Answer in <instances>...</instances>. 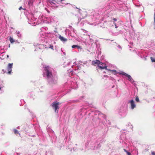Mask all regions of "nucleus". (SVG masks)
I'll list each match as a JSON object with an SVG mask.
<instances>
[{"label": "nucleus", "mask_w": 155, "mask_h": 155, "mask_svg": "<svg viewBox=\"0 0 155 155\" xmlns=\"http://www.w3.org/2000/svg\"><path fill=\"white\" fill-rule=\"evenodd\" d=\"M44 70V76L47 78L49 83L51 84L55 83L57 78L56 77L53 76L52 74V69L47 66L45 67Z\"/></svg>", "instance_id": "f257e3e1"}, {"label": "nucleus", "mask_w": 155, "mask_h": 155, "mask_svg": "<svg viewBox=\"0 0 155 155\" xmlns=\"http://www.w3.org/2000/svg\"><path fill=\"white\" fill-rule=\"evenodd\" d=\"M92 63L94 65L97 64L101 69H105L107 70V66L106 64L105 63L101 62L98 60H96L95 61H93L92 62Z\"/></svg>", "instance_id": "f03ea898"}, {"label": "nucleus", "mask_w": 155, "mask_h": 155, "mask_svg": "<svg viewBox=\"0 0 155 155\" xmlns=\"http://www.w3.org/2000/svg\"><path fill=\"white\" fill-rule=\"evenodd\" d=\"M120 73V74H122L123 75L125 76L126 77H127L128 78V80L129 81H130L132 83L133 82H134V81L133 80V79L131 77L130 75H128V74H126V73H125L124 72H122Z\"/></svg>", "instance_id": "7ed1b4c3"}, {"label": "nucleus", "mask_w": 155, "mask_h": 155, "mask_svg": "<svg viewBox=\"0 0 155 155\" xmlns=\"http://www.w3.org/2000/svg\"><path fill=\"white\" fill-rule=\"evenodd\" d=\"M60 103L59 102H54L52 104V106L54 108L55 112H56L57 111V110L59 108L58 105Z\"/></svg>", "instance_id": "20e7f679"}, {"label": "nucleus", "mask_w": 155, "mask_h": 155, "mask_svg": "<svg viewBox=\"0 0 155 155\" xmlns=\"http://www.w3.org/2000/svg\"><path fill=\"white\" fill-rule=\"evenodd\" d=\"M128 102L130 104L131 108L132 109H133L136 107V105L134 103V101L133 100L129 101Z\"/></svg>", "instance_id": "39448f33"}, {"label": "nucleus", "mask_w": 155, "mask_h": 155, "mask_svg": "<svg viewBox=\"0 0 155 155\" xmlns=\"http://www.w3.org/2000/svg\"><path fill=\"white\" fill-rule=\"evenodd\" d=\"M13 63H9L8 64L7 69L8 71V74H10L12 71V67Z\"/></svg>", "instance_id": "423d86ee"}, {"label": "nucleus", "mask_w": 155, "mask_h": 155, "mask_svg": "<svg viewBox=\"0 0 155 155\" xmlns=\"http://www.w3.org/2000/svg\"><path fill=\"white\" fill-rule=\"evenodd\" d=\"M59 38L62 42H64L67 41V39L66 38L63 36H61V35H59Z\"/></svg>", "instance_id": "0eeeda50"}, {"label": "nucleus", "mask_w": 155, "mask_h": 155, "mask_svg": "<svg viewBox=\"0 0 155 155\" xmlns=\"http://www.w3.org/2000/svg\"><path fill=\"white\" fill-rule=\"evenodd\" d=\"M72 48H77L78 49L81 50L82 48L81 46L76 45H73L72 46Z\"/></svg>", "instance_id": "6e6552de"}, {"label": "nucleus", "mask_w": 155, "mask_h": 155, "mask_svg": "<svg viewBox=\"0 0 155 155\" xmlns=\"http://www.w3.org/2000/svg\"><path fill=\"white\" fill-rule=\"evenodd\" d=\"M9 41H10V42L11 43H14V42H15V41H17L16 40V41H15V40H14L13 38H12L11 37H10L9 38Z\"/></svg>", "instance_id": "1a4fd4ad"}, {"label": "nucleus", "mask_w": 155, "mask_h": 155, "mask_svg": "<svg viewBox=\"0 0 155 155\" xmlns=\"http://www.w3.org/2000/svg\"><path fill=\"white\" fill-rule=\"evenodd\" d=\"M28 23L32 26H35V22L34 21H33L31 20L29 21Z\"/></svg>", "instance_id": "9d476101"}, {"label": "nucleus", "mask_w": 155, "mask_h": 155, "mask_svg": "<svg viewBox=\"0 0 155 155\" xmlns=\"http://www.w3.org/2000/svg\"><path fill=\"white\" fill-rule=\"evenodd\" d=\"M50 3L51 5V6L52 7H55V4L53 2H50Z\"/></svg>", "instance_id": "9b49d317"}, {"label": "nucleus", "mask_w": 155, "mask_h": 155, "mask_svg": "<svg viewBox=\"0 0 155 155\" xmlns=\"http://www.w3.org/2000/svg\"><path fill=\"white\" fill-rule=\"evenodd\" d=\"M14 133H15V134H19V135H20V134L18 132V131L16 130V129H15L14 130Z\"/></svg>", "instance_id": "f8f14e48"}, {"label": "nucleus", "mask_w": 155, "mask_h": 155, "mask_svg": "<svg viewBox=\"0 0 155 155\" xmlns=\"http://www.w3.org/2000/svg\"><path fill=\"white\" fill-rule=\"evenodd\" d=\"M17 36L18 37H20L21 36V35L20 34V31H18L17 32Z\"/></svg>", "instance_id": "ddd939ff"}, {"label": "nucleus", "mask_w": 155, "mask_h": 155, "mask_svg": "<svg viewBox=\"0 0 155 155\" xmlns=\"http://www.w3.org/2000/svg\"><path fill=\"white\" fill-rule=\"evenodd\" d=\"M44 47V45H39V48H43Z\"/></svg>", "instance_id": "4468645a"}, {"label": "nucleus", "mask_w": 155, "mask_h": 155, "mask_svg": "<svg viewBox=\"0 0 155 155\" xmlns=\"http://www.w3.org/2000/svg\"><path fill=\"white\" fill-rule=\"evenodd\" d=\"M49 48L52 49V50H54L53 46V45H50Z\"/></svg>", "instance_id": "2eb2a0df"}, {"label": "nucleus", "mask_w": 155, "mask_h": 155, "mask_svg": "<svg viewBox=\"0 0 155 155\" xmlns=\"http://www.w3.org/2000/svg\"><path fill=\"white\" fill-rule=\"evenodd\" d=\"M150 58L152 62H155V58H153L152 57H151Z\"/></svg>", "instance_id": "dca6fc26"}, {"label": "nucleus", "mask_w": 155, "mask_h": 155, "mask_svg": "<svg viewBox=\"0 0 155 155\" xmlns=\"http://www.w3.org/2000/svg\"><path fill=\"white\" fill-rule=\"evenodd\" d=\"M135 100L137 102H139V98H138V97H136V98H135Z\"/></svg>", "instance_id": "f3484780"}, {"label": "nucleus", "mask_w": 155, "mask_h": 155, "mask_svg": "<svg viewBox=\"0 0 155 155\" xmlns=\"http://www.w3.org/2000/svg\"><path fill=\"white\" fill-rule=\"evenodd\" d=\"M151 155H155V152L154 151H152L151 153Z\"/></svg>", "instance_id": "a211bd4d"}, {"label": "nucleus", "mask_w": 155, "mask_h": 155, "mask_svg": "<svg viewBox=\"0 0 155 155\" xmlns=\"http://www.w3.org/2000/svg\"><path fill=\"white\" fill-rule=\"evenodd\" d=\"M125 151L126 152L127 155H131V154L129 152L127 151Z\"/></svg>", "instance_id": "6ab92c4d"}, {"label": "nucleus", "mask_w": 155, "mask_h": 155, "mask_svg": "<svg viewBox=\"0 0 155 155\" xmlns=\"http://www.w3.org/2000/svg\"><path fill=\"white\" fill-rule=\"evenodd\" d=\"M117 47L120 50H121V47L120 45H118Z\"/></svg>", "instance_id": "aec40b11"}, {"label": "nucleus", "mask_w": 155, "mask_h": 155, "mask_svg": "<svg viewBox=\"0 0 155 155\" xmlns=\"http://www.w3.org/2000/svg\"><path fill=\"white\" fill-rule=\"evenodd\" d=\"M109 70L111 71V70ZM111 71L114 72V74H115L116 73H117L116 71L115 70H112V71Z\"/></svg>", "instance_id": "412c9836"}, {"label": "nucleus", "mask_w": 155, "mask_h": 155, "mask_svg": "<svg viewBox=\"0 0 155 155\" xmlns=\"http://www.w3.org/2000/svg\"><path fill=\"white\" fill-rule=\"evenodd\" d=\"M126 114H127V112H125V113L124 114V115H123V116L124 117V116H126Z\"/></svg>", "instance_id": "4be33fe9"}, {"label": "nucleus", "mask_w": 155, "mask_h": 155, "mask_svg": "<svg viewBox=\"0 0 155 155\" xmlns=\"http://www.w3.org/2000/svg\"><path fill=\"white\" fill-rule=\"evenodd\" d=\"M63 54H64V55H66V53H65V52H63Z\"/></svg>", "instance_id": "5701e85b"}, {"label": "nucleus", "mask_w": 155, "mask_h": 155, "mask_svg": "<svg viewBox=\"0 0 155 155\" xmlns=\"http://www.w3.org/2000/svg\"><path fill=\"white\" fill-rule=\"evenodd\" d=\"M22 8V7H20L19 8V10H20Z\"/></svg>", "instance_id": "b1692460"}, {"label": "nucleus", "mask_w": 155, "mask_h": 155, "mask_svg": "<svg viewBox=\"0 0 155 155\" xmlns=\"http://www.w3.org/2000/svg\"><path fill=\"white\" fill-rule=\"evenodd\" d=\"M115 28H117V25H115Z\"/></svg>", "instance_id": "393cba45"}, {"label": "nucleus", "mask_w": 155, "mask_h": 155, "mask_svg": "<svg viewBox=\"0 0 155 155\" xmlns=\"http://www.w3.org/2000/svg\"><path fill=\"white\" fill-rule=\"evenodd\" d=\"M90 41H93V40L92 39H90Z\"/></svg>", "instance_id": "a878e982"}, {"label": "nucleus", "mask_w": 155, "mask_h": 155, "mask_svg": "<svg viewBox=\"0 0 155 155\" xmlns=\"http://www.w3.org/2000/svg\"><path fill=\"white\" fill-rule=\"evenodd\" d=\"M7 58H8L9 57V56L8 55H7Z\"/></svg>", "instance_id": "bb28decb"}, {"label": "nucleus", "mask_w": 155, "mask_h": 155, "mask_svg": "<svg viewBox=\"0 0 155 155\" xmlns=\"http://www.w3.org/2000/svg\"><path fill=\"white\" fill-rule=\"evenodd\" d=\"M114 20L115 21H116V20L115 18H114Z\"/></svg>", "instance_id": "cd10ccee"}, {"label": "nucleus", "mask_w": 155, "mask_h": 155, "mask_svg": "<svg viewBox=\"0 0 155 155\" xmlns=\"http://www.w3.org/2000/svg\"><path fill=\"white\" fill-rule=\"evenodd\" d=\"M91 149H93L94 148H91Z\"/></svg>", "instance_id": "c85d7f7f"}]
</instances>
